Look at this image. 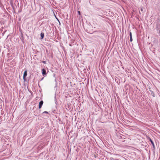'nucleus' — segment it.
<instances>
[{
  "label": "nucleus",
  "instance_id": "1",
  "mask_svg": "<svg viewBox=\"0 0 160 160\" xmlns=\"http://www.w3.org/2000/svg\"><path fill=\"white\" fill-rule=\"evenodd\" d=\"M27 75V70H26L24 72L23 75V79L24 81H26V77Z\"/></svg>",
  "mask_w": 160,
  "mask_h": 160
},
{
  "label": "nucleus",
  "instance_id": "2",
  "mask_svg": "<svg viewBox=\"0 0 160 160\" xmlns=\"http://www.w3.org/2000/svg\"><path fill=\"white\" fill-rule=\"evenodd\" d=\"M149 141L151 143L152 145L153 146V150L154 151L155 149V146L154 143L153 142V141L152 140V139L150 138V139H149Z\"/></svg>",
  "mask_w": 160,
  "mask_h": 160
},
{
  "label": "nucleus",
  "instance_id": "3",
  "mask_svg": "<svg viewBox=\"0 0 160 160\" xmlns=\"http://www.w3.org/2000/svg\"><path fill=\"white\" fill-rule=\"evenodd\" d=\"M43 102L42 100H41V101H40V102L39 103V107H38L39 109H40L41 108V107L43 104Z\"/></svg>",
  "mask_w": 160,
  "mask_h": 160
},
{
  "label": "nucleus",
  "instance_id": "4",
  "mask_svg": "<svg viewBox=\"0 0 160 160\" xmlns=\"http://www.w3.org/2000/svg\"><path fill=\"white\" fill-rule=\"evenodd\" d=\"M42 74L43 76L46 75V71L45 69H42Z\"/></svg>",
  "mask_w": 160,
  "mask_h": 160
},
{
  "label": "nucleus",
  "instance_id": "5",
  "mask_svg": "<svg viewBox=\"0 0 160 160\" xmlns=\"http://www.w3.org/2000/svg\"><path fill=\"white\" fill-rule=\"evenodd\" d=\"M40 36L41 37V39H43L44 37V33L42 32H41L40 34Z\"/></svg>",
  "mask_w": 160,
  "mask_h": 160
},
{
  "label": "nucleus",
  "instance_id": "6",
  "mask_svg": "<svg viewBox=\"0 0 160 160\" xmlns=\"http://www.w3.org/2000/svg\"><path fill=\"white\" fill-rule=\"evenodd\" d=\"M42 62L43 63L45 64V63H46V61H42Z\"/></svg>",
  "mask_w": 160,
  "mask_h": 160
},
{
  "label": "nucleus",
  "instance_id": "7",
  "mask_svg": "<svg viewBox=\"0 0 160 160\" xmlns=\"http://www.w3.org/2000/svg\"><path fill=\"white\" fill-rule=\"evenodd\" d=\"M130 41L131 42L132 41V37H130Z\"/></svg>",
  "mask_w": 160,
  "mask_h": 160
},
{
  "label": "nucleus",
  "instance_id": "8",
  "mask_svg": "<svg viewBox=\"0 0 160 160\" xmlns=\"http://www.w3.org/2000/svg\"><path fill=\"white\" fill-rule=\"evenodd\" d=\"M43 113H48V112L47 111H45Z\"/></svg>",
  "mask_w": 160,
  "mask_h": 160
},
{
  "label": "nucleus",
  "instance_id": "9",
  "mask_svg": "<svg viewBox=\"0 0 160 160\" xmlns=\"http://www.w3.org/2000/svg\"><path fill=\"white\" fill-rule=\"evenodd\" d=\"M130 37H132L131 32H130Z\"/></svg>",
  "mask_w": 160,
  "mask_h": 160
},
{
  "label": "nucleus",
  "instance_id": "10",
  "mask_svg": "<svg viewBox=\"0 0 160 160\" xmlns=\"http://www.w3.org/2000/svg\"><path fill=\"white\" fill-rule=\"evenodd\" d=\"M143 8H142L141 9V11H143Z\"/></svg>",
  "mask_w": 160,
  "mask_h": 160
},
{
  "label": "nucleus",
  "instance_id": "11",
  "mask_svg": "<svg viewBox=\"0 0 160 160\" xmlns=\"http://www.w3.org/2000/svg\"><path fill=\"white\" fill-rule=\"evenodd\" d=\"M10 53H8L7 54V56L8 57V56L9 55H10Z\"/></svg>",
  "mask_w": 160,
  "mask_h": 160
},
{
  "label": "nucleus",
  "instance_id": "12",
  "mask_svg": "<svg viewBox=\"0 0 160 160\" xmlns=\"http://www.w3.org/2000/svg\"><path fill=\"white\" fill-rule=\"evenodd\" d=\"M78 13L80 15V11H78Z\"/></svg>",
  "mask_w": 160,
  "mask_h": 160
},
{
  "label": "nucleus",
  "instance_id": "13",
  "mask_svg": "<svg viewBox=\"0 0 160 160\" xmlns=\"http://www.w3.org/2000/svg\"><path fill=\"white\" fill-rule=\"evenodd\" d=\"M99 15V16H102V17H104V16H101V15Z\"/></svg>",
  "mask_w": 160,
  "mask_h": 160
},
{
  "label": "nucleus",
  "instance_id": "14",
  "mask_svg": "<svg viewBox=\"0 0 160 160\" xmlns=\"http://www.w3.org/2000/svg\"><path fill=\"white\" fill-rule=\"evenodd\" d=\"M69 46H72V45H71V44H69Z\"/></svg>",
  "mask_w": 160,
  "mask_h": 160
},
{
  "label": "nucleus",
  "instance_id": "15",
  "mask_svg": "<svg viewBox=\"0 0 160 160\" xmlns=\"http://www.w3.org/2000/svg\"><path fill=\"white\" fill-rule=\"evenodd\" d=\"M46 52H48V50H46Z\"/></svg>",
  "mask_w": 160,
  "mask_h": 160
}]
</instances>
